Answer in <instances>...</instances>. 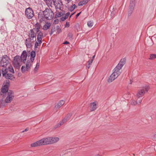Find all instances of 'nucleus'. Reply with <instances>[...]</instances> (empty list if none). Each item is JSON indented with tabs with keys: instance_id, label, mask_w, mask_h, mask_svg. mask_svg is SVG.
<instances>
[{
	"instance_id": "25",
	"label": "nucleus",
	"mask_w": 156,
	"mask_h": 156,
	"mask_svg": "<svg viewBox=\"0 0 156 156\" xmlns=\"http://www.w3.org/2000/svg\"><path fill=\"white\" fill-rule=\"evenodd\" d=\"M65 11H63V12H59L58 13H56L55 15V17H61V16H63L64 14H65Z\"/></svg>"
},
{
	"instance_id": "50",
	"label": "nucleus",
	"mask_w": 156,
	"mask_h": 156,
	"mask_svg": "<svg viewBox=\"0 0 156 156\" xmlns=\"http://www.w3.org/2000/svg\"><path fill=\"white\" fill-rule=\"evenodd\" d=\"M135 6H129V8H132L133 9H134V8Z\"/></svg>"
},
{
	"instance_id": "2",
	"label": "nucleus",
	"mask_w": 156,
	"mask_h": 156,
	"mask_svg": "<svg viewBox=\"0 0 156 156\" xmlns=\"http://www.w3.org/2000/svg\"><path fill=\"white\" fill-rule=\"evenodd\" d=\"M120 69L115 67L113 70V73L111 75L108 79V82L109 83H111L116 79L118 76L120 74V72L119 71Z\"/></svg>"
},
{
	"instance_id": "58",
	"label": "nucleus",
	"mask_w": 156,
	"mask_h": 156,
	"mask_svg": "<svg viewBox=\"0 0 156 156\" xmlns=\"http://www.w3.org/2000/svg\"><path fill=\"white\" fill-rule=\"evenodd\" d=\"M95 56V55H94L92 57V59H93H93L94 58Z\"/></svg>"
},
{
	"instance_id": "48",
	"label": "nucleus",
	"mask_w": 156,
	"mask_h": 156,
	"mask_svg": "<svg viewBox=\"0 0 156 156\" xmlns=\"http://www.w3.org/2000/svg\"><path fill=\"white\" fill-rule=\"evenodd\" d=\"M81 12H80L78 13L76 15V18H77L80 15V14L81 13Z\"/></svg>"
},
{
	"instance_id": "10",
	"label": "nucleus",
	"mask_w": 156,
	"mask_h": 156,
	"mask_svg": "<svg viewBox=\"0 0 156 156\" xmlns=\"http://www.w3.org/2000/svg\"><path fill=\"white\" fill-rule=\"evenodd\" d=\"M25 13L28 19H30L34 16V11L30 7L26 9Z\"/></svg>"
},
{
	"instance_id": "42",
	"label": "nucleus",
	"mask_w": 156,
	"mask_h": 156,
	"mask_svg": "<svg viewBox=\"0 0 156 156\" xmlns=\"http://www.w3.org/2000/svg\"><path fill=\"white\" fill-rule=\"evenodd\" d=\"M93 59H90L88 61V65H90L92 63Z\"/></svg>"
},
{
	"instance_id": "29",
	"label": "nucleus",
	"mask_w": 156,
	"mask_h": 156,
	"mask_svg": "<svg viewBox=\"0 0 156 156\" xmlns=\"http://www.w3.org/2000/svg\"><path fill=\"white\" fill-rule=\"evenodd\" d=\"M75 8L76 5L75 4H74L73 5L71 6L70 8L69 9L70 12H72L74 10Z\"/></svg>"
},
{
	"instance_id": "11",
	"label": "nucleus",
	"mask_w": 156,
	"mask_h": 156,
	"mask_svg": "<svg viewBox=\"0 0 156 156\" xmlns=\"http://www.w3.org/2000/svg\"><path fill=\"white\" fill-rule=\"evenodd\" d=\"M53 3L56 9L61 10L63 5L61 0H53Z\"/></svg>"
},
{
	"instance_id": "28",
	"label": "nucleus",
	"mask_w": 156,
	"mask_h": 156,
	"mask_svg": "<svg viewBox=\"0 0 156 156\" xmlns=\"http://www.w3.org/2000/svg\"><path fill=\"white\" fill-rule=\"evenodd\" d=\"M155 58H156V54H151L150 55L149 59L152 60Z\"/></svg>"
},
{
	"instance_id": "47",
	"label": "nucleus",
	"mask_w": 156,
	"mask_h": 156,
	"mask_svg": "<svg viewBox=\"0 0 156 156\" xmlns=\"http://www.w3.org/2000/svg\"><path fill=\"white\" fill-rule=\"evenodd\" d=\"M72 115L71 114H69L67 115L65 117H67V119H68V118L70 117Z\"/></svg>"
},
{
	"instance_id": "17",
	"label": "nucleus",
	"mask_w": 156,
	"mask_h": 156,
	"mask_svg": "<svg viewBox=\"0 0 156 156\" xmlns=\"http://www.w3.org/2000/svg\"><path fill=\"white\" fill-rule=\"evenodd\" d=\"M126 59L125 58L122 59L118 65L116 66L119 69H121L125 64Z\"/></svg>"
},
{
	"instance_id": "53",
	"label": "nucleus",
	"mask_w": 156,
	"mask_h": 156,
	"mask_svg": "<svg viewBox=\"0 0 156 156\" xmlns=\"http://www.w3.org/2000/svg\"><path fill=\"white\" fill-rule=\"evenodd\" d=\"M68 3H69L72 0H65Z\"/></svg>"
},
{
	"instance_id": "34",
	"label": "nucleus",
	"mask_w": 156,
	"mask_h": 156,
	"mask_svg": "<svg viewBox=\"0 0 156 156\" xmlns=\"http://www.w3.org/2000/svg\"><path fill=\"white\" fill-rule=\"evenodd\" d=\"M26 67L25 66H22L21 68V71L23 73H24L26 71Z\"/></svg>"
},
{
	"instance_id": "1",
	"label": "nucleus",
	"mask_w": 156,
	"mask_h": 156,
	"mask_svg": "<svg viewBox=\"0 0 156 156\" xmlns=\"http://www.w3.org/2000/svg\"><path fill=\"white\" fill-rule=\"evenodd\" d=\"M35 30V28L30 29L28 33V37L25 41V44L28 48H31L32 44L36 40L37 34L34 32Z\"/></svg>"
},
{
	"instance_id": "55",
	"label": "nucleus",
	"mask_w": 156,
	"mask_h": 156,
	"mask_svg": "<svg viewBox=\"0 0 156 156\" xmlns=\"http://www.w3.org/2000/svg\"><path fill=\"white\" fill-rule=\"evenodd\" d=\"M59 123L61 125H63V123H62V122L61 121Z\"/></svg>"
},
{
	"instance_id": "52",
	"label": "nucleus",
	"mask_w": 156,
	"mask_h": 156,
	"mask_svg": "<svg viewBox=\"0 0 156 156\" xmlns=\"http://www.w3.org/2000/svg\"><path fill=\"white\" fill-rule=\"evenodd\" d=\"M28 130V129L27 128L26 129L22 131V132H24L25 131H27Z\"/></svg>"
},
{
	"instance_id": "49",
	"label": "nucleus",
	"mask_w": 156,
	"mask_h": 156,
	"mask_svg": "<svg viewBox=\"0 0 156 156\" xmlns=\"http://www.w3.org/2000/svg\"><path fill=\"white\" fill-rule=\"evenodd\" d=\"M69 44V42L67 41H65L63 43V44Z\"/></svg>"
},
{
	"instance_id": "63",
	"label": "nucleus",
	"mask_w": 156,
	"mask_h": 156,
	"mask_svg": "<svg viewBox=\"0 0 156 156\" xmlns=\"http://www.w3.org/2000/svg\"><path fill=\"white\" fill-rule=\"evenodd\" d=\"M87 0V2H88V0Z\"/></svg>"
},
{
	"instance_id": "56",
	"label": "nucleus",
	"mask_w": 156,
	"mask_h": 156,
	"mask_svg": "<svg viewBox=\"0 0 156 156\" xmlns=\"http://www.w3.org/2000/svg\"><path fill=\"white\" fill-rule=\"evenodd\" d=\"M130 82L129 83L130 84H132V80H130Z\"/></svg>"
},
{
	"instance_id": "21",
	"label": "nucleus",
	"mask_w": 156,
	"mask_h": 156,
	"mask_svg": "<svg viewBox=\"0 0 156 156\" xmlns=\"http://www.w3.org/2000/svg\"><path fill=\"white\" fill-rule=\"evenodd\" d=\"M70 12H67L65 15L64 16H62L60 18V20L62 21H65L66 19H67L70 15Z\"/></svg>"
},
{
	"instance_id": "43",
	"label": "nucleus",
	"mask_w": 156,
	"mask_h": 156,
	"mask_svg": "<svg viewBox=\"0 0 156 156\" xmlns=\"http://www.w3.org/2000/svg\"><path fill=\"white\" fill-rule=\"evenodd\" d=\"M70 25L69 22H66L65 26L66 27H69Z\"/></svg>"
},
{
	"instance_id": "26",
	"label": "nucleus",
	"mask_w": 156,
	"mask_h": 156,
	"mask_svg": "<svg viewBox=\"0 0 156 156\" xmlns=\"http://www.w3.org/2000/svg\"><path fill=\"white\" fill-rule=\"evenodd\" d=\"M87 2L86 0H83L80 2L78 4L79 6H82L84 5H85Z\"/></svg>"
},
{
	"instance_id": "41",
	"label": "nucleus",
	"mask_w": 156,
	"mask_h": 156,
	"mask_svg": "<svg viewBox=\"0 0 156 156\" xmlns=\"http://www.w3.org/2000/svg\"><path fill=\"white\" fill-rule=\"evenodd\" d=\"M35 41L34 44V48H37V46L39 45V42L38 43L36 41Z\"/></svg>"
},
{
	"instance_id": "32",
	"label": "nucleus",
	"mask_w": 156,
	"mask_h": 156,
	"mask_svg": "<svg viewBox=\"0 0 156 156\" xmlns=\"http://www.w3.org/2000/svg\"><path fill=\"white\" fill-rule=\"evenodd\" d=\"M133 9L132 8H129V10L128 11V15L129 16H130L131 15L132 13L133 12Z\"/></svg>"
},
{
	"instance_id": "24",
	"label": "nucleus",
	"mask_w": 156,
	"mask_h": 156,
	"mask_svg": "<svg viewBox=\"0 0 156 156\" xmlns=\"http://www.w3.org/2000/svg\"><path fill=\"white\" fill-rule=\"evenodd\" d=\"M46 4L48 5L51 6L53 2V0H43Z\"/></svg>"
},
{
	"instance_id": "27",
	"label": "nucleus",
	"mask_w": 156,
	"mask_h": 156,
	"mask_svg": "<svg viewBox=\"0 0 156 156\" xmlns=\"http://www.w3.org/2000/svg\"><path fill=\"white\" fill-rule=\"evenodd\" d=\"M8 69L9 70V71L12 73H14V71L11 65H10L8 67Z\"/></svg>"
},
{
	"instance_id": "30",
	"label": "nucleus",
	"mask_w": 156,
	"mask_h": 156,
	"mask_svg": "<svg viewBox=\"0 0 156 156\" xmlns=\"http://www.w3.org/2000/svg\"><path fill=\"white\" fill-rule=\"evenodd\" d=\"M137 98V99L136 101V102H137V104L139 105L141 102L142 100V98Z\"/></svg>"
},
{
	"instance_id": "38",
	"label": "nucleus",
	"mask_w": 156,
	"mask_h": 156,
	"mask_svg": "<svg viewBox=\"0 0 156 156\" xmlns=\"http://www.w3.org/2000/svg\"><path fill=\"white\" fill-rule=\"evenodd\" d=\"M67 117H65L61 121L62 122V123H63V124L64 123H65V122H66V121H67V120H68L67 119Z\"/></svg>"
},
{
	"instance_id": "5",
	"label": "nucleus",
	"mask_w": 156,
	"mask_h": 156,
	"mask_svg": "<svg viewBox=\"0 0 156 156\" xmlns=\"http://www.w3.org/2000/svg\"><path fill=\"white\" fill-rule=\"evenodd\" d=\"M8 69L7 68H3L2 69V76L7 79L13 80L15 79L14 76L10 73H7Z\"/></svg>"
},
{
	"instance_id": "57",
	"label": "nucleus",
	"mask_w": 156,
	"mask_h": 156,
	"mask_svg": "<svg viewBox=\"0 0 156 156\" xmlns=\"http://www.w3.org/2000/svg\"><path fill=\"white\" fill-rule=\"evenodd\" d=\"M87 67L88 68V69L90 68V65H88L87 66Z\"/></svg>"
},
{
	"instance_id": "19",
	"label": "nucleus",
	"mask_w": 156,
	"mask_h": 156,
	"mask_svg": "<svg viewBox=\"0 0 156 156\" xmlns=\"http://www.w3.org/2000/svg\"><path fill=\"white\" fill-rule=\"evenodd\" d=\"M65 103V101L63 100H61L55 106L56 108H59L61 107Z\"/></svg>"
},
{
	"instance_id": "40",
	"label": "nucleus",
	"mask_w": 156,
	"mask_h": 156,
	"mask_svg": "<svg viewBox=\"0 0 156 156\" xmlns=\"http://www.w3.org/2000/svg\"><path fill=\"white\" fill-rule=\"evenodd\" d=\"M68 37L70 39L72 38L73 34L71 33H69L68 34Z\"/></svg>"
},
{
	"instance_id": "45",
	"label": "nucleus",
	"mask_w": 156,
	"mask_h": 156,
	"mask_svg": "<svg viewBox=\"0 0 156 156\" xmlns=\"http://www.w3.org/2000/svg\"><path fill=\"white\" fill-rule=\"evenodd\" d=\"M61 125L59 123H58L55 127V128H57V127H59L60 126H61Z\"/></svg>"
},
{
	"instance_id": "62",
	"label": "nucleus",
	"mask_w": 156,
	"mask_h": 156,
	"mask_svg": "<svg viewBox=\"0 0 156 156\" xmlns=\"http://www.w3.org/2000/svg\"><path fill=\"white\" fill-rule=\"evenodd\" d=\"M87 0V2H88V0Z\"/></svg>"
},
{
	"instance_id": "22",
	"label": "nucleus",
	"mask_w": 156,
	"mask_h": 156,
	"mask_svg": "<svg viewBox=\"0 0 156 156\" xmlns=\"http://www.w3.org/2000/svg\"><path fill=\"white\" fill-rule=\"evenodd\" d=\"M31 66L30 62L29 60H27L26 64V70L28 71Z\"/></svg>"
},
{
	"instance_id": "39",
	"label": "nucleus",
	"mask_w": 156,
	"mask_h": 156,
	"mask_svg": "<svg viewBox=\"0 0 156 156\" xmlns=\"http://www.w3.org/2000/svg\"><path fill=\"white\" fill-rule=\"evenodd\" d=\"M35 28H40V25L39 24L36 23L35 25Z\"/></svg>"
},
{
	"instance_id": "8",
	"label": "nucleus",
	"mask_w": 156,
	"mask_h": 156,
	"mask_svg": "<svg viewBox=\"0 0 156 156\" xmlns=\"http://www.w3.org/2000/svg\"><path fill=\"white\" fill-rule=\"evenodd\" d=\"M10 86V82L9 80H7L5 83H4L1 88V92L3 93H5L9 91V88Z\"/></svg>"
},
{
	"instance_id": "33",
	"label": "nucleus",
	"mask_w": 156,
	"mask_h": 156,
	"mask_svg": "<svg viewBox=\"0 0 156 156\" xmlns=\"http://www.w3.org/2000/svg\"><path fill=\"white\" fill-rule=\"evenodd\" d=\"M130 6H135V0H131L130 2Z\"/></svg>"
},
{
	"instance_id": "36",
	"label": "nucleus",
	"mask_w": 156,
	"mask_h": 156,
	"mask_svg": "<svg viewBox=\"0 0 156 156\" xmlns=\"http://www.w3.org/2000/svg\"><path fill=\"white\" fill-rule=\"evenodd\" d=\"M55 27H53L52 28L51 30V33H50V36L55 31Z\"/></svg>"
},
{
	"instance_id": "51",
	"label": "nucleus",
	"mask_w": 156,
	"mask_h": 156,
	"mask_svg": "<svg viewBox=\"0 0 156 156\" xmlns=\"http://www.w3.org/2000/svg\"><path fill=\"white\" fill-rule=\"evenodd\" d=\"M135 6H129V8H132L133 9H134V8Z\"/></svg>"
},
{
	"instance_id": "15",
	"label": "nucleus",
	"mask_w": 156,
	"mask_h": 156,
	"mask_svg": "<svg viewBox=\"0 0 156 156\" xmlns=\"http://www.w3.org/2000/svg\"><path fill=\"white\" fill-rule=\"evenodd\" d=\"M38 19L39 20L40 22H42L46 20L45 16L44 14L42 12H39L38 13Z\"/></svg>"
},
{
	"instance_id": "14",
	"label": "nucleus",
	"mask_w": 156,
	"mask_h": 156,
	"mask_svg": "<svg viewBox=\"0 0 156 156\" xmlns=\"http://www.w3.org/2000/svg\"><path fill=\"white\" fill-rule=\"evenodd\" d=\"M27 56V51L24 50L23 51L20 58V62H23V63H25Z\"/></svg>"
},
{
	"instance_id": "37",
	"label": "nucleus",
	"mask_w": 156,
	"mask_h": 156,
	"mask_svg": "<svg viewBox=\"0 0 156 156\" xmlns=\"http://www.w3.org/2000/svg\"><path fill=\"white\" fill-rule=\"evenodd\" d=\"M87 25L89 27H91L93 25V23L91 21H88L87 22Z\"/></svg>"
},
{
	"instance_id": "46",
	"label": "nucleus",
	"mask_w": 156,
	"mask_h": 156,
	"mask_svg": "<svg viewBox=\"0 0 156 156\" xmlns=\"http://www.w3.org/2000/svg\"><path fill=\"white\" fill-rule=\"evenodd\" d=\"M35 28L36 29L35 31H36V33H39V32L40 31V28Z\"/></svg>"
},
{
	"instance_id": "59",
	"label": "nucleus",
	"mask_w": 156,
	"mask_h": 156,
	"mask_svg": "<svg viewBox=\"0 0 156 156\" xmlns=\"http://www.w3.org/2000/svg\"><path fill=\"white\" fill-rule=\"evenodd\" d=\"M75 13V12H74V13H73L72 14H71V15H73V14H74V13Z\"/></svg>"
},
{
	"instance_id": "13",
	"label": "nucleus",
	"mask_w": 156,
	"mask_h": 156,
	"mask_svg": "<svg viewBox=\"0 0 156 156\" xmlns=\"http://www.w3.org/2000/svg\"><path fill=\"white\" fill-rule=\"evenodd\" d=\"M20 58L19 55H16L14 58L13 61V64L15 67L17 68L20 66Z\"/></svg>"
},
{
	"instance_id": "31",
	"label": "nucleus",
	"mask_w": 156,
	"mask_h": 156,
	"mask_svg": "<svg viewBox=\"0 0 156 156\" xmlns=\"http://www.w3.org/2000/svg\"><path fill=\"white\" fill-rule=\"evenodd\" d=\"M39 62H37L36 64V67L34 69V71H37L39 68Z\"/></svg>"
},
{
	"instance_id": "61",
	"label": "nucleus",
	"mask_w": 156,
	"mask_h": 156,
	"mask_svg": "<svg viewBox=\"0 0 156 156\" xmlns=\"http://www.w3.org/2000/svg\"><path fill=\"white\" fill-rule=\"evenodd\" d=\"M72 16V15H71L70 16H69V18H71V17Z\"/></svg>"
},
{
	"instance_id": "16",
	"label": "nucleus",
	"mask_w": 156,
	"mask_h": 156,
	"mask_svg": "<svg viewBox=\"0 0 156 156\" xmlns=\"http://www.w3.org/2000/svg\"><path fill=\"white\" fill-rule=\"evenodd\" d=\"M43 37V34L41 31H40L38 33L37 39L39 44H41L42 42V39Z\"/></svg>"
},
{
	"instance_id": "20",
	"label": "nucleus",
	"mask_w": 156,
	"mask_h": 156,
	"mask_svg": "<svg viewBox=\"0 0 156 156\" xmlns=\"http://www.w3.org/2000/svg\"><path fill=\"white\" fill-rule=\"evenodd\" d=\"M35 56V51H32L30 53V61L31 62H33L34 60Z\"/></svg>"
},
{
	"instance_id": "23",
	"label": "nucleus",
	"mask_w": 156,
	"mask_h": 156,
	"mask_svg": "<svg viewBox=\"0 0 156 156\" xmlns=\"http://www.w3.org/2000/svg\"><path fill=\"white\" fill-rule=\"evenodd\" d=\"M51 25L50 23H47L44 25L43 29L44 30H47L49 28Z\"/></svg>"
},
{
	"instance_id": "54",
	"label": "nucleus",
	"mask_w": 156,
	"mask_h": 156,
	"mask_svg": "<svg viewBox=\"0 0 156 156\" xmlns=\"http://www.w3.org/2000/svg\"><path fill=\"white\" fill-rule=\"evenodd\" d=\"M56 30H58L60 28L58 26H56Z\"/></svg>"
},
{
	"instance_id": "44",
	"label": "nucleus",
	"mask_w": 156,
	"mask_h": 156,
	"mask_svg": "<svg viewBox=\"0 0 156 156\" xmlns=\"http://www.w3.org/2000/svg\"><path fill=\"white\" fill-rule=\"evenodd\" d=\"M54 23L55 24H58V20L57 19H55L54 21Z\"/></svg>"
},
{
	"instance_id": "3",
	"label": "nucleus",
	"mask_w": 156,
	"mask_h": 156,
	"mask_svg": "<svg viewBox=\"0 0 156 156\" xmlns=\"http://www.w3.org/2000/svg\"><path fill=\"white\" fill-rule=\"evenodd\" d=\"M47 20H50L52 19L54 17V13L50 8H47L43 11Z\"/></svg>"
},
{
	"instance_id": "7",
	"label": "nucleus",
	"mask_w": 156,
	"mask_h": 156,
	"mask_svg": "<svg viewBox=\"0 0 156 156\" xmlns=\"http://www.w3.org/2000/svg\"><path fill=\"white\" fill-rule=\"evenodd\" d=\"M9 58L6 55L2 56V59L0 62V66L3 67V68H7L6 66L9 64Z\"/></svg>"
},
{
	"instance_id": "12",
	"label": "nucleus",
	"mask_w": 156,
	"mask_h": 156,
	"mask_svg": "<svg viewBox=\"0 0 156 156\" xmlns=\"http://www.w3.org/2000/svg\"><path fill=\"white\" fill-rule=\"evenodd\" d=\"M44 145H45V142L43 138L41 140L32 143L30 145V146L32 147H34Z\"/></svg>"
},
{
	"instance_id": "60",
	"label": "nucleus",
	"mask_w": 156,
	"mask_h": 156,
	"mask_svg": "<svg viewBox=\"0 0 156 156\" xmlns=\"http://www.w3.org/2000/svg\"><path fill=\"white\" fill-rule=\"evenodd\" d=\"M72 16V15H71L70 16H69V18H71V17Z\"/></svg>"
},
{
	"instance_id": "9",
	"label": "nucleus",
	"mask_w": 156,
	"mask_h": 156,
	"mask_svg": "<svg viewBox=\"0 0 156 156\" xmlns=\"http://www.w3.org/2000/svg\"><path fill=\"white\" fill-rule=\"evenodd\" d=\"M14 97V94L13 92L9 90L8 93V95L5 100V102L6 103H10Z\"/></svg>"
},
{
	"instance_id": "6",
	"label": "nucleus",
	"mask_w": 156,
	"mask_h": 156,
	"mask_svg": "<svg viewBox=\"0 0 156 156\" xmlns=\"http://www.w3.org/2000/svg\"><path fill=\"white\" fill-rule=\"evenodd\" d=\"M45 144H50L57 142L59 140L57 137H48L44 138Z\"/></svg>"
},
{
	"instance_id": "18",
	"label": "nucleus",
	"mask_w": 156,
	"mask_h": 156,
	"mask_svg": "<svg viewBox=\"0 0 156 156\" xmlns=\"http://www.w3.org/2000/svg\"><path fill=\"white\" fill-rule=\"evenodd\" d=\"M90 104L91 107V111H94L97 108L96 102H91Z\"/></svg>"
},
{
	"instance_id": "4",
	"label": "nucleus",
	"mask_w": 156,
	"mask_h": 156,
	"mask_svg": "<svg viewBox=\"0 0 156 156\" xmlns=\"http://www.w3.org/2000/svg\"><path fill=\"white\" fill-rule=\"evenodd\" d=\"M150 88L149 86L146 85L142 88L139 90L136 94V97L142 98L145 93L148 92Z\"/></svg>"
},
{
	"instance_id": "35",
	"label": "nucleus",
	"mask_w": 156,
	"mask_h": 156,
	"mask_svg": "<svg viewBox=\"0 0 156 156\" xmlns=\"http://www.w3.org/2000/svg\"><path fill=\"white\" fill-rule=\"evenodd\" d=\"M131 104L133 105H135L136 104H138L136 101L134 100H132L131 102Z\"/></svg>"
}]
</instances>
